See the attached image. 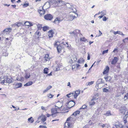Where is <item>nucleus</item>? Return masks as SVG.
<instances>
[{
    "label": "nucleus",
    "instance_id": "43",
    "mask_svg": "<svg viewBox=\"0 0 128 128\" xmlns=\"http://www.w3.org/2000/svg\"><path fill=\"white\" fill-rule=\"evenodd\" d=\"M124 99L125 100L128 99V93L126 94V95L124 96Z\"/></svg>",
    "mask_w": 128,
    "mask_h": 128
},
{
    "label": "nucleus",
    "instance_id": "2",
    "mask_svg": "<svg viewBox=\"0 0 128 128\" xmlns=\"http://www.w3.org/2000/svg\"><path fill=\"white\" fill-rule=\"evenodd\" d=\"M124 123L123 126L120 124H115V126L116 128H128V122L126 120H124Z\"/></svg>",
    "mask_w": 128,
    "mask_h": 128
},
{
    "label": "nucleus",
    "instance_id": "27",
    "mask_svg": "<svg viewBox=\"0 0 128 128\" xmlns=\"http://www.w3.org/2000/svg\"><path fill=\"white\" fill-rule=\"evenodd\" d=\"M24 24L25 26H33V25L32 24V23L28 21H26L25 22H24Z\"/></svg>",
    "mask_w": 128,
    "mask_h": 128
},
{
    "label": "nucleus",
    "instance_id": "29",
    "mask_svg": "<svg viewBox=\"0 0 128 128\" xmlns=\"http://www.w3.org/2000/svg\"><path fill=\"white\" fill-rule=\"evenodd\" d=\"M44 58L45 60L46 61L49 60L50 58L49 55L48 54H46Z\"/></svg>",
    "mask_w": 128,
    "mask_h": 128
},
{
    "label": "nucleus",
    "instance_id": "25",
    "mask_svg": "<svg viewBox=\"0 0 128 128\" xmlns=\"http://www.w3.org/2000/svg\"><path fill=\"white\" fill-rule=\"evenodd\" d=\"M95 100H96L94 98H93L92 99L91 101L89 103L90 106H92L94 105L95 104V102L94 101Z\"/></svg>",
    "mask_w": 128,
    "mask_h": 128
},
{
    "label": "nucleus",
    "instance_id": "14",
    "mask_svg": "<svg viewBox=\"0 0 128 128\" xmlns=\"http://www.w3.org/2000/svg\"><path fill=\"white\" fill-rule=\"evenodd\" d=\"M60 66L59 64H56L55 67L54 68V70L56 71H57L60 70Z\"/></svg>",
    "mask_w": 128,
    "mask_h": 128
},
{
    "label": "nucleus",
    "instance_id": "23",
    "mask_svg": "<svg viewBox=\"0 0 128 128\" xmlns=\"http://www.w3.org/2000/svg\"><path fill=\"white\" fill-rule=\"evenodd\" d=\"M11 28H8L5 29L4 30L3 32L4 33H9L11 31Z\"/></svg>",
    "mask_w": 128,
    "mask_h": 128
},
{
    "label": "nucleus",
    "instance_id": "12",
    "mask_svg": "<svg viewBox=\"0 0 128 128\" xmlns=\"http://www.w3.org/2000/svg\"><path fill=\"white\" fill-rule=\"evenodd\" d=\"M6 82L5 76L4 77V78H0V83L2 84L6 85L4 84V83H6Z\"/></svg>",
    "mask_w": 128,
    "mask_h": 128
},
{
    "label": "nucleus",
    "instance_id": "40",
    "mask_svg": "<svg viewBox=\"0 0 128 128\" xmlns=\"http://www.w3.org/2000/svg\"><path fill=\"white\" fill-rule=\"evenodd\" d=\"M69 8L70 9L72 10H73L74 12H75L76 11V9L74 8V7H73L72 6H70V7H69Z\"/></svg>",
    "mask_w": 128,
    "mask_h": 128
},
{
    "label": "nucleus",
    "instance_id": "36",
    "mask_svg": "<svg viewBox=\"0 0 128 128\" xmlns=\"http://www.w3.org/2000/svg\"><path fill=\"white\" fill-rule=\"evenodd\" d=\"M32 117H31L30 118H29L28 120V121L30 122L31 123H32L33 122L34 120L33 119H32Z\"/></svg>",
    "mask_w": 128,
    "mask_h": 128
},
{
    "label": "nucleus",
    "instance_id": "30",
    "mask_svg": "<svg viewBox=\"0 0 128 128\" xmlns=\"http://www.w3.org/2000/svg\"><path fill=\"white\" fill-rule=\"evenodd\" d=\"M33 83L32 82L30 81L26 83L24 85V86H30Z\"/></svg>",
    "mask_w": 128,
    "mask_h": 128
},
{
    "label": "nucleus",
    "instance_id": "20",
    "mask_svg": "<svg viewBox=\"0 0 128 128\" xmlns=\"http://www.w3.org/2000/svg\"><path fill=\"white\" fill-rule=\"evenodd\" d=\"M104 78L106 82L110 81L112 79L110 76H105L104 77Z\"/></svg>",
    "mask_w": 128,
    "mask_h": 128
},
{
    "label": "nucleus",
    "instance_id": "34",
    "mask_svg": "<svg viewBox=\"0 0 128 128\" xmlns=\"http://www.w3.org/2000/svg\"><path fill=\"white\" fill-rule=\"evenodd\" d=\"M94 81H92L90 82H88L86 83V84L87 85L90 86L91 85L93 84L94 82Z\"/></svg>",
    "mask_w": 128,
    "mask_h": 128
},
{
    "label": "nucleus",
    "instance_id": "22",
    "mask_svg": "<svg viewBox=\"0 0 128 128\" xmlns=\"http://www.w3.org/2000/svg\"><path fill=\"white\" fill-rule=\"evenodd\" d=\"M22 86V83H16L15 86V88H20Z\"/></svg>",
    "mask_w": 128,
    "mask_h": 128
},
{
    "label": "nucleus",
    "instance_id": "45",
    "mask_svg": "<svg viewBox=\"0 0 128 128\" xmlns=\"http://www.w3.org/2000/svg\"><path fill=\"white\" fill-rule=\"evenodd\" d=\"M29 6V4L28 3H26L25 4H24L23 6L24 7H26L28 6Z\"/></svg>",
    "mask_w": 128,
    "mask_h": 128
},
{
    "label": "nucleus",
    "instance_id": "26",
    "mask_svg": "<svg viewBox=\"0 0 128 128\" xmlns=\"http://www.w3.org/2000/svg\"><path fill=\"white\" fill-rule=\"evenodd\" d=\"M84 60L83 59V58H80L78 60V63L79 64H82L84 63Z\"/></svg>",
    "mask_w": 128,
    "mask_h": 128
},
{
    "label": "nucleus",
    "instance_id": "16",
    "mask_svg": "<svg viewBox=\"0 0 128 128\" xmlns=\"http://www.w3.org/2000/svg\"><path fill=\"white\" fill-rule=\"evenodd\" d=\"M62 20V19H61L60 18H55L54 21L53 22L56 23V22H58V23H59L60 22H61Z\"/></svg>",
    "mask_w": 128,
    "mask_h": 128
},
{
    "label": "nucleus",
    "instance_id": "44",
    "mask_svg": "<svg viewBox=\"0 0 128 128\" xmlns=\"http://www.w3.org/2000/svg\"><path fill=\"white\" fill-rule=\"evenodd\" d=\"M47 96H48V97L49 98H51L53 97L54 95L52 94H50L49 95L48 94L47 95Z\"/></svg>",
    "mask_w": 128,
    "mask_h": 128
},
{
    "label": "nucleus",
    "instance_id": "41",
    "mask_svg": "<svg viewBox=\"0 0 128 128\" xmlns=\"http://www.w3.org/2000/svg\"><path fill=\"white\" fill-rule=\"evenodd\" d=\"M126 114H125V116L124 117L123 119L126 120V118L128 117V112H126Z\"/></svg>",
    "mask_w": 128,
    "mask_h": 128
},
{
    "label": "nucleus",
    "instance_id": "39",
    "mask_svg": "<svg viewBox=\"0 0 128 128\" xmlns=\"http://www.w3.org/2000/svg\"><path fill=\"white\" fill-rule=\"evenodd\" d=\"M103 91L104 92H109V91L108 89H106V88H104L103 89Z\"/></svg>",
    "mask_w": 128,
    "mask_h": 128
},
{
    "label": "nucleus",
    "instance_id": "58",
    "mask_svg": "<svg viewBox=\"0 0 128 128\" xmlns=\"http://www.w3.org/2000/svg\"><path fill=\"white\" fill-rule=\"evenodd\" d=\"M3 55L4 56H8V54L7 53H4L3 54Z\"/></svg>",
    "mask_w": 128,
    "mask_h": 128
},
{
    "label": "nucleus",
    "instance_id": "24",
    "mask_svg": "<svg viewBox=\"0 0 128 128\" xmlns=\"http://www.w3.org/2000/svg\"><path fill=\"white\" fill-rule=\"evenodd\" d=\"M76 18L75 16L71 14L69 16V19L70 21H72Z\"/></svg>",
    "mask_w": 128,
    "mask_h": 128
},
{
    "label": "nucleus",
    "instance_id": "3",
    "mask_svg": "<svg viewBox=\"0 0 128 128\" xmlns=\"http://www.w3.org/2000/svg\"><path fill=\"white\" fill-rule=\"evenodd\" d=\"M5 78L6 84L7 83H11L13 81V79L10 76H5Z\"/></svg>",
    "mask_w": 128,
    "mask_h": 128
},
{
    "label": "nucleus",
    "instance_id": "63",
    "mask_svg": "<svg viewBox=\"0 0 128 128\" xmlns=\"http://www.w3.org/2000/svg\"><path fill=\"white\" fill-rule=\"evenodd\" d=\"M93 42H91V41H90L89 42V44L90 45L92 44V43Z\"/></svg>",
    "mask_w": 128,
    "mask_h": 128
},
{
    "label": "nucleus",
    "instance_id": "10",
    "mask_svg": "<svg viewBox=\"0 0 128 128\" xmlns=\"http://www.w3.org/2000/svg\"><path fill=\"white\" fill-rule=\"evenodd\" d=\"M98 125L102 127V128H108L110 127V125L107 124H102L100 123Z\"/></svg>",
    "mask_w": 128,
    "mask_h": 128
},
{
    "label": "nucleus",
    "instance_id": "56",
    "mask_svg": "<svg viewBox=\"0 0 128 128\" xmlns=\"http://www.w3.org/2000/svg\"><path fill=\"white\" fill-rule=\"evenodd\" d=\"M87 59L88 60H90V54L89 53H88V56L87 57Z\"/></svg>",
    "mask_w": 128,
    "mask_h": 128
},
{
    "label": "nucleus",
    "instance_id": "64",
    "mask_svg": "<svg viewBox=\"0 0 128 128\" xmlns=\"http://www.w3.org/2000/svg\"><path fill=\"white\" fill-rule=\"evenodd\" d=\"M101 61V60H98V61L97 62V64H98L99 63H100V62Z\"/></svg>",
    "mask_w": 128,
    "mask_h": 128
},
{
    "label": "nucleus",
    "instance_id": "21",
    "mask_svg": "<svg viewBox=\"0 0 128 128\" xmlns=\"http://www.w3.org/2000/svg\"><path fill=\"white\" fill-rule=\"evenodd\" d=\"M59 112H52V113L51 115L50 114H48L47 117H49L51 115L52 116V117H56L57 115V113H58Z\"/></svg>",
    "mask_w": 128,
    "mask_h": 128
},
{
    "label": "nucleus",
    "instance_id": "6",
    "mask_svg": "<svg viewBox=\"0 0 128 128\" xmlns=\"http://www.w3.org/2000/svg\"><path fill=\"white\" fill-rule=\"evenodd\" d=\"M46 118V117L44 115H42L41 116H40L38 118V120H41L42 122H44L45 121Z\"/></svg>",
    "mask_w": 128,
    "mask_h": 128
},
{
    "label": "nucleus",
    "instance_id": "54",
    "mask_svg": "<svg viewBox=\"0 0 128 128\" xmlns=\"http://www.w3.org/2000/svg\"><path fill=\"white\" fill-rule=\"evenodd\" d=\"M67 86H69L70 88L71 87V86L70 85V82H68V83Z\"/></svg>",
    "mask_w": 128,
    "mask_h": 128
},
{
    "label": "nucleus",
    "instance_id": "46",
    "mask_svg": "<svg viewBox=\"0 0 128 128\" xmlns=\"http://www.w3.org/2000/svg\"><path fill=\"white\" fill-rule=\"evenodd\" d=\"M108 51V50L107 49L106 50H104L102 52V54H104L106 53H107Z\"/></svg>",
    "mask_w": 128,
    "mask_h": 128
},
{
    "label": "nucleus",
    "instance_id": "19",
    "mask_svg": "<svg viewBox=\"0 0 128 128\" xmlns=\"http://www.w3.org/2000/svg\"><path fill=\"white\" fill-rule=\"evenodd\" d=\"M57 0H49V2H48L46 3H48L49 5L53 4L54 2H57Z\"/></svg>",
    "mask_w": 128,
    "mask_h": 128
},
{
    "label": "nucleus",
    "instance_id": "62",
    "mask_svg": "<svg viewBox=\"0 0 128 128\" xmlns=\"http://www.w3.org/2000/svg\"><path fill=\"white\" fill-rule=\"evenodd\" d=\"M104 11H102L100 12V13L102 15L104 14V15L105 14L104 13Z\"/></svg>",
    "mask_w": 128,
    "mask_h": 128
},
{
    "label": "nucleus",
    "instance_id": "4",
    "mask_svg": "<svg viewBox=\"0 0 128 128\" xmlns=\"http://www.w3.org/2000/svg\"><path fill=\"white\" fill-rule=\"evenodd\" d=\"M44 18L45 20H51L53 18L52 16L50 14H47L45 15L44 16Z\"/></svg>",
    "mask_w": 128,
    "mask_h": 128
},
{
    "label": "nucleus",
    "instance_id": "32",
    "mask_svg": "<svg viewBox=\"0 0 128 128\" xmlns=\"http://www.w3.org/2000/svg\"><path fill=\"white\" fill-rule=\"evenodd\" d=\"M80 41L86 42L87 40L86 38L85 37H83L82 38H80Z\"/></svg>",
    "mask_w": 128,
    "mask_h": 128
},
{
    "label": "nucleus",
    "instance_id": "31",
    "mask_svg": "<svg viewBox=\"0 0 128 128\" xmlns=\"http://www.w3.org/2000/svg\"><path fill=\"white\" fill-rule=\"evenodd\" d=\"M30 74L29 73H26L25 74V78H26L28 79L29 78L30 76Z\"/></svg>",
    "mask_w": 128,
    "mask_h": 128
},
{
    "label": "nucleus",
    "instance_id": "50",
    "mask_svg": "<svg viewBox=\"0 0 128 128\" xmlns=\"http://www.w3.org/2000/svg\"><path fill=\"white\" fill-rule=\"evenodd\" d=\"M40 128H47V127L46 126L40 125L39 126Z\"/></svg>",
    "mask_w": 128,
    "mask_h": 128
},
{
    "label": "nucleus",
    "instance_id": "35",
    "mask_svg": "<svg viewBox=\"0 0 128 128\" xmlns=\"http://www.w3.org/2000/svg\"><path fill=\"white\" fill-rule=\"evenodd\" d=\"M48 69L47 68H44V73L45 74H47L48 73Z\"/></svg>",
    "mask_w": 128,
    "mask_h": 128
},
{
    "label": "nucleus",
    "instance_id": "59",
    "mask_svg": "<svg viewBox=\"0 0 128 128\" xmlns=\"http://www.w3.org/2000/svg\"><path fill=\"white\" fill-rule=\"evenodd\" d=\"M99 33L100 34V35L99 36H101L102 34V32L100 30H99Z\"/></svg>",
    "mask_w": 128,
    "mask_h": 128
},
{
    "label": "nucleus",
    "instance_id": "7",
    "mask_svg": "<svg viewBox=\"0 0 128 128\" xmlns=\"http://www.w3.org/2000/svg\"><path fill=\"white\" fill-rule=\"evenodd\" d=\"M80 31L78 30H74L72 32H70V34H71L72 36H74L75 37L76 36L78 35V34L79 32Z\"/></svg>",
    "mask_w": 128,
    "mask_h": 128
},
{
    "label": "nucleus",
    "instance_id": "61",
    "mask_svg": "<svg viewBox=\"0 0 128 128\" xmlns=\"http://www.w3.org/2000/svg\"><path fill=\"white\" fill-rule=\"evenodd\" d=\"M104 16V14L101 15L99 17V18H102Z\"/></svg>",
    "mask_w": 128,
    "mask_h": 128
},
{
    "label": "nucleus",
    "instance_id": "17",
    "mask_svg": "<svg viewBox=\"0 0 128 128\" xmlns=\"http://www.w3.org/2000/svg\"><path fill=\"white\" fill-rule=\"evenodd\" d=\"M80 93V91L77 90L75 92L74 95V98H76Z\"/></svg>",
    "mask_w": 128,
    "mask_h": 128
},
{
    "label": "nucleus",
    "instance_id": "53",
    "mask_svg": "<svg viewBox=\"0 0 128 128\" xmlns=\"http://www.w3.org/2000/svg\"><path fill=\"white\" fill-rule=\"evenodd\" d=\"M72 118L71 117H70L68 118L67 119L66 122H68L70 120V119Z\"/></svg>",
    "mask_w": 128,
    "mask_h": 128
},
{
    "label": "nucleus",
    "instance_id": "28",
    "mask_svg": "<svg viewBox=\"0 0 128 128\" xmlns=\"http://www.w3.org/2000/svg\"><path fill=\"white\" fill-rule=\"evenodd\" d=\"M52 88V86H49L47 87L45 89L43 92V93H46L48 90H49L50 89Z\"/></svg>",
    "mask_w": 128,
    "mask_h": 128
},
{
    "label": "nucleus",
    "instance_id": "11",
    "mask_svg": "<svg viewBox=\"0 0 128 128\" xmlns=\"http://www.w3.org/2000/svg\"><path fill=\"white\" fill-rule=\"evenodd\" d=\"M118 58L117 57H114V58L111 61V64H115L117 62Z\"/></svg>",
    "mask_w": 128,
    "mask_h": 128
},
{
    "label": "nucleus",
    "instance_id": "37",
    "mask_svg": "<svg viewBox=\"0 0 128 128\" xmlns=\"http://www.w3.org/2000/svg\"><path fill=\"white\" fill-rule=\"evenodd\" d=\"M41 108L42 110H44L45 111H46L47 109V107H45L43 106H41Z\"/></svg>",
    "mask_w": 128,
    "mask_h": 128
},
{
    "label": "nucleus",
    "instance_id": "38",
    "mask_svg": "<svg viewBox=\"0 0 128 128\" xmlns=\"http://www.w3.org/2000/svg\"><path fill=\"white\" fill-rule=\"evenodd\" d=\"M104 114L107 116L114 115L113 114H111L110 112H106L105 114Z\"/></svg>",
    "mask_w": 128,
    "mask_h": 128
},
{
    "label": "nucleus",
    "instance_id": "1",
    "mask_svg": "<svg viewBox=\"0 0 128 128\" xmlns=\"http://www.w3.org/2000/svg\"><path fill=\"white\" fill-rule=\"evenodd\" d=\"M104 80H103L102 78L98 79L96 82V85L95 86L97 90H98V89L101 88L103 86H104L105 85L103 86V85H101V84H104Z\"/></svg>",
    "mask_w": 128,
    "mask_h": 128
},
{
    "label": "nucleus",
    "instance_id": "5",
    "mask_svg": "<svg viewBox=\"0 0 128 128\" xmlns=\"http://www.w3.org/2000/svg\"><path fill=\"white\" fill-rule=\"evenodd\" d=\"M58 42H56V43L54 44V47H56L58 52H60L62 50V47L60 45H58V44H57Z\"/></svg>",
    "mask_w": 128,
    "mask_h": 128
},
{
    "label": "nucleus",
    "instance_id": "15",
    "mask_svg": "<svg viewBox=\"0 0 128 128\" xmlns=\"http://www.w3.org/2000/svg\"><path fill=\"white\" fill-rule=\"evenodd\" d=\"M48 35L49 38H52L53 37L54 32L52 30H50L48 32Z\"/></svg>",
    "mask_w": 128,
    "mask_h": 128
},
{
    "label": "nucleus",
    "instance_id": "48",
    "mask_svg": "<svg viewBox=\"0 0 128 128\" xmlns=\"http://www.w3.org/2000/svg\"><path fill=\"white\" fill-rule=\"evenodd\" d=\"M16 24H16L18 27L20 26L22 24V23L20 22L18 23L16 22Z\"/></svg>",
    "mask_w": 128,
    "mask_h": 128
},
{
    "label": "nucleus",
    "instance_id": "51",
    "mask_svg": "<svg viewBox=\"0 0 128 128\" xmlns=\"http://www.w3.org/2000/svg\"><path fill=\"white\" fill-rule=\"evenodd\" d=\"M71 102H73V103L74 104L73 106H71V107H72L73 106H74V105L75 104V102H74V100H72V101H70L69 102V104H70L71 103Z\"/></svg>",
    "mask_w": 128,
    "mask_h": 128
},
{
    "label": "nucleus",
    "instance_id": "9",
    "mask_svg": "<svg viewBox=\"0 0 128 128\" xmlns=\"http://www.w3.org/2000/svg\"><path fill=\"white\" fill-rule=\"evenodd\" d=\"M109 69V67L108 66H106L103 72V74H107L108 72Z\"/></svg>",
    "mask_w": 128,
    "mask_h": 128
},
{
    "label": "nucleus",
    "instance_id": "47",
    "mask_svg": "<svg viewBox=\"0 0 128 128\" xmlns=\"http://www.w3.org/2000/svg\"><path fill=\"white\" fill-rule=\"evenodd\" d=\"M86 107H87V106L86 105H84L82 106V108H80V109H85Z\"/></svg>",
    "mask_w": 128,
    "mask_h": 128
},
{
    "label": "nucleus",
    "instance_id": "60",
    "mask_svg": "<svg viewBox=\"0 0 128 128\" xmlns=\"http://www.w3.org/2000/svg\"><path fill=\"white\" fill-rule=\"evenodd\" d=\"M76 67L77 68H78L80 66V65L79 64H76Z\"/></svg>",
    "mask_w": 128,
    "mask_h": 128
},
{
    "label": "nucleus",
    "instance_id": "18",
    "mask_svg": "<svg viewBox=\"0 0 128 128\" xmlns=\"http://www.w3.org/2000/svg\"><path fill=\"white\" fill-rule=\"evenodd\" d=\"M70 123L68 122H66L64 124V128H68L70 126Z\"/></svg>",
    "mask_w": 128,
    "mask_h": 128
},
{
    "label": "nucleus",
    "instance_id": "42",
    "mask_svg": "<svg viewBox=\"0 0 128 128\" xmlns=\"http://www.w3.org/2000/svg\"><path fill=\"white\" fill-rule=\"evenodd\" d=\"M38 28V30H41L42 28V25L40 24H38L37 26Z\"/></svg>",
    "mask_w": 128,
    "mask_h": 128
},
{
    "label": "nucleus",
    "instance_id": "8",
    "mask_svg": "<svg viewBox=\"0 0 128 128\" xmlns=\"http://www.w3.org/2000/svg\"><path fill=\"white\" fill-rule=\"evenodd\" d=\"M62 107V106L60 107H59L57 106H55V108H53L51 109V112H57L60 109V108Z\"/></svg>",
    "mask_w": 128,
    "mask_h": 128
},
{
    "label": "nucleus",
    "instance_id": "49",
    "mask_svg": "<svg viewBox=\"0 0 128 128\" xmlns=\"http://www.w3.org/2000/svg\"><path fill=\"white\" fill-rule=\"evenodd\" d=\"M118 34L120 35H121L122 36H124V35L123 34L122 32H121L120 31H118Z\"/></svg>",
    "mask_w": 128,
    "mask_h": 128
},
{
    "label": "nucleus",
    "instance_id": "52",
    "mask_svg": "<svg viewBox=\"0 0 128 128\" xmlns=\"http://www.w3.org/2000/svg\"><path fill=\"white\" fill-rule=\"evenodd\" d=\"M77 112H74V113L72 114V116L74 115L76 116L77 114H79L80 112H78V113H76Z\"/></svg>",
    "mask_w": 128,
    "mask_h": 128
},
{
    "label": "nucleus",
    "instance_id": "33",
    "mask_svg": "<svg viewBox=\"0 0 128 128\" xmlns=\"http://www.w3.org/2000/svg\"><path fill=\"white\" fill-rule=\"evenodd\" d=\"M49 27L47 26H45L42 28V30L44 31H46L49 29Z\"/></svg>",
    "mask_w": 128,
    "mask_h": 128
},
{
    "label": "nucleus",
    "instance_id": "55",
    "mask_svg": "<svg viewBox=\"0 0 128 128\" xmlns=\"http://www.w3.org/2000/svg\"><path fill=\"white\" fill-rule=\"evenodd\" d=\"M102 20L103 21H105L106 20V17L104 16Z\"/></svg>",
    "mask_w": 128,
    "mask_h": 128
},
{
    "label": "nucleus",
    "instance_id": "57",
    "mask_svg": "<svg viewBox=\"0 0 128 128\" xmlns=\"http://www.w3.org/2000/svg\"><path fill=\"white\" fill-rule=\"evenodd\" d=\"M118 31H117V32L114 31L113 33L115 35H116V34H118Z\"/></svg>",
    "mask_w": 128,
    "mask_h": 128
},
{
    "label": "nucleus",
    "instance_id": "13",
    "mask_svg": "<svg viewBox=\"0 0 128 128\" xmlns=\"http://www.w3.org/2000/svg\"><path fill=\"white\" fill-rule=\"evenodd\" d=\"M43 6H42V10H38V12L39 13L40 15L44 14L45 12V10H44L43 9Z\"/></svg>",
    "mask_w": 128,
    "mask_h": 128
}]
</instances>
